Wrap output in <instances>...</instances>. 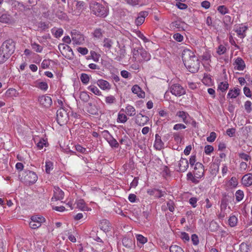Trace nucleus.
<instances>
[{"label": "nucleus", "mask_w": 252, "mask_h": 252, "mask_svg": "<svg viewBox=\"0 0 252 252\" xmlns=\"http://www.w3.org/2000/svg\"><path fill=\"white\" fill-rule=\"evenodd\" d=\"M182 60L184 65L191 73L198 71L199 68V61L194 53L189 49H185L182 53Z\"/></svg>", "instance_id": "1"}, {"label": "nucleus", "mask_w": 252, "mask_h": 252, "mask_svg": "<svg viewBox=\"0 0 252 252\" xmlns=\"http://www.w3.org/2000/svg\"><path fill=\"white\" fill-rule=\"evenodd\" d=\"M90 6L92 12L97 17L104 18L108 14V8L101 3L93 1Z\"/></svg>", "instance_id": "2"}, {"label": "nucleus", "mask_w": 252, "mask_h": 252, "mask_svg": "<svg viewBox=\"0 0 252 252\" xmlns=\"http://www.w3.org/2000/svg\"><path fill=\"white\" fill-rule=\"evenodd\" d=\"M21 180L27 185H31L35 183L37 180V176L35 172L30 170H25L19 174Z\"/></svg>", "instance_id": "3"}, {"label": "nucleus", "mask_w": 252, "mask_h": 252, "mask_svg": "<svg viewBox=\"0 0 252 252\" xmlns=\"http://www.w3.org/2000/svg\"><path fill=\"white\" fill-rule=\"evenodd\" d=\"M29 223L30 227L32 229H36L41 226V224L45 221V219L38 215H34L31 217Z\"/></svg>", "instance_id": "4"}, {"label": "nucleus", "mask_w": 252, "mask_h": 252, "mask_svg": "<svg viewBox=\"0 0 252 252\" xmlns=\"http://www.w3.org/2000/svg\"><path fill=\"white\" fill-rule=\"evenodd\" d=\"M68 120V116L66 111L63 108H60L57 111V121L61 125H63Z\"/></svg>", "instance_id": "5"}, {"label": "nucleus", "mask_w": 252, "mask_h": 252, "mask_svg": "<svg viewBox=\"0 0 252 252\" xmlns=\"http://www.w3.org/2000/svg\"><path fill=\"white\" fill-rule=\"evenodd\" d=\"M0 49L11 56L15 50V43L11 39L7 40L2 43Z\"/></svg>", "instance_id": "6"}, {"label": "nucleus", "mask_w": 252, "mask_h": 252, "mask_svg": "<svg viewBox=\"0 0 252 252\" xmlns=\"http://www.w3.org/2000/svg\"><path fill=\"white\" fill-rule=\"evenodd\" d=\"M170 92L176 96H180L186 93L184 88L179 84H174L170 87Z\"/></svg>", "instance_id": "7"}, {"label": "nucleus", "mask_w": 252, "mask_h": 252, "mask_svg": "<svg viewBox=\"0 0 252 252\" xmlns=\"http://www.w3.org/2000/svg\"><path fill=\"white\" fill-rule=\"evenodd\" d=\"M71 38L74 44L81 45L84 42V37L76 30H73L71 32Z\"/></svg>", "instance_id": "8"}, {"label": "nucleus", "mask_w": 252, "mask_h": 252, "mask_svg": "<svg viewBox=\"0 0 252 252\" xmlns=\"http://www.w3.org/2000/svg\"><path fill=\"white\" fill-rule=\"evenodd\" d=\"M38 101L42 107L46 108H49L52 104V100L51 97L46 94L39 96L38 98Z\"/></svg>", "instance_id": "9"}, {"label": "nucleus", "mask_w": 252, "mask_h": 252, "mask_svg": "<svg viewBox=\"0 0 252 252\" xmlns=\"http://www.w3.org/2000/svg\"><path fill=\"white\" fill-rule=\"evenodd\" d=\"M58 48L63 55L66 54L68 56L73 55V52L71 47L68 45L61 43L59 45Z\"/></svg>", "instance_id": "10"}, {"label": "nucleus", "mask_w": 252, "mask_h": 252, "mask_svg": "<svg viewBox=\"0 0 252 252\" xmlns=\"http://www.w3.org/2000/svg\"><path fill=\"white\" fill-rule=\"evenodd\" d=\"M149 120V119L147 116L143 115L141 113L137 115L135 118V123L139 126H144L147 123Z\"/></svg>", "instance_id": "11"}, {"label": "nucleus", "mask_w": 252, "mask_h": 252, "mask_svg": "<svg viewBox=\"0 0 252 252\" xmlns=\"http://www.w3.org/2000/svg\"><path fill=\"white\" fill-rule=\"evenodd\" d=\"M148 13L146 11H141L139 12L137 17L135 20V23L136 25L137 26L141 25L145 21V19L148 16Z\"/></svg>", "instance_id": "12"}, {"label": "nucleus", "mask_w": 252, "mask_h": 252, "mask_svg": "<svg viewBox=\"0 0 252 252\" xmlns=\"http://www.w3.org/2000/svg\"><path fill=\"white\" fill-rule=\"evenodd\" d=\"M140 58L138 59L139 63H142L143 62H147L151 59V55L146 51L142 48H140Z\"/></svg>", "instance_id": "13"}, {"label": "nucleus", "mask_w": 252, "mask_h": 252, "mask_svg": "<svg viewBox=\"0 0 252 252\" xmlns=\"http://www.w3.org/2000/svg\"><path fill=\"white\" fill-rule=\"evenodd\" d=\"M179 171L180 172H184L187 170L189 167V162L186 158H181L179 164Z\"/></svg>", "instance_id": "14"}, {"label": "nucleus", "mask_w": 252, "mask_h": 252, "mask_svg": "<svg viewBox=\"0 0 252 252\" xmlns=\"http://www.w3.org/2000/svg\"><path fill=\"white\" fill-rule=\"evenodd\" d=\"M235 68L239 71L243 70L245 67L246 65L243 59L240 57H238L235 61Z\"/></svg>", "instance_id": "15"}, {"label": "nucleus", "mask_w": 252, "mask_h": 252, "mask_svg": "<svg viewBox=\"0 0 252 252\" xmlns=\"http://www.w3.org/2000/svg\"><path fill=\"white\" fill-rule=\"evenodd\" d=\"M243 184L246 187H249L252 185V174L249 173L244 175L242 179Z\"/></svg>", "instance_id": "16"}, {"label": "nucleus", "mask_w": 252, "mask_h": 252, "mask_svg": "<svg viewBox=\"0 0 252 252\" xmlns=\"http://www.w3.org/2000/svg\"><path fill=\"white\" fill-rule=\"evenodd\" d=\"M63 191L58 187L55 188L54 190V197L52 199L54 198L56 200H61L63 199Z\"/></svg>", "instance_id": "17"}, {"label": "nucleus", "mask_w": 252, "mask_h": 252, "mask_svg": "<svg viewBox=\"0 0 252 252\" xmlns=\"http://www.w3.org/2000/svg\"><path fill=\"white\" fill-rule=\"evenodd\" d=\"M97 84L99 88L103 90H109L111 88V85L109 83L103 79H99L97 81Z\"/></svg>", "instance_id": "18"}, {"label": "nucleus", "mask_w": 252, "mask_h": 252, "mask_svg": "<svg viewBox=\"0 0 252 252\" xmlns=\"http://www.w3.org/2000/svg\"><path fill=\"white\" fill-rule=\"evenodd\" d=\"M155 137L154 147L157 150H160L163 148L164 143L162 141L160 136L158 134H156Z\"/></svg>", "instance_id": "19"}, {"label": "nucleus", "mask_w": 252, "mask_h": 252, "mask_svg": "<svg viewBox=\"0 0 252 252\" xmlns=\"http://www.w3.org/2000/svg\"><path fill=\"white\" fill-rule=\"evenodd\" d=\"M99 226L100 228L104 232H107L110 230V223L106 220H101L99 223Z\"/></svg>", "instance_id": "20"}, {"label": "nucleus", "mask_w": 252, "mask_h": 252, "mask_svg": "<svg viewBox=\"0 0 252 252\" xmlns=\"http://www.w3.org/2000/svg\"><path fill=\"white\" fill-rule=\"evenodd\" d=\"M123 245L127 248L132 249L134 247V241L129 238L125 237L122 240Z\"/></svg>", "instance_id": "21"}, {"label": "nucleus", "mask_w": 252, "mask_h": 252, "mask_svg": "<svg viewBox=\"0 0 252 252\" xmlns=\"http://www.w3.org/2000/svg\"><path fill=\"white\" fill-rule=\"evenodd\" d=\"M240 90L238 88H235L233 90H230L227 94V97L235 98L240 94Z\"/></svg>", "instance_id": "22"}, {"label": "nucleus", "mask_w": 252, "mask_h": 252, "mask_svg": "<svg viewBox=\"0 0 252 252\" xmlns=\"http://www.w3.org/2000/svg\"><path fill=\"white\" fill-rule=\"evenodd\" d=\"M131 90L134 94H137L139 97L143 98L145 96V93L142 91L141 88L137 85H134Z\"/></svg>", "instance_id": "23"}, {"label": "nucleus", "mask_w": 252, "mask_h": 252, "mask_svg": "<svg viewBox=\"0 0 252 252\" xmlns=\"http://www.w3.org/2000/svg\"><path fill=\"white\" fill-rule=\"evenodd\" d=\"M176 116L182 118V121L184 123L187 124L189 123L188 120V117H189V115L188 113L183 111H179L177 112Z\"/></svg>", "instance_id": "24"}, {"label": "nucleus", "mask_w": 252, "mask_h": 252, "mask_svg": "<svg viewBox=\"0 0 252 252\" xmlns=\"http://www.w3.org/2000/svg\"><path fill=\"white\" fill-rule=\"evenodd\" d=\"M113 44V42L110 38H105L103 41V46L106 49V50H107V51L110 50L112 47Z\"/></svg>", "instance_id": "25"}, {"label": "nucleus", "mask_w": 252, "mask_h": 252, "mask_svg": "<svg viewBox=\"0 0 252 252\" xmlns=\"http://www.w3.org/2000/svg\"><path fill=\"white\" fill-rule=\"evenodd\" d=\"M228 202L229 200L226 196H223L221 199L220 211H225L228 204Z\"/></svg>", "instance_id": "26"}, {"label": "nucleus", "mask_w": 252, "mask_h": 252, "mask_svg": "<svg viewBox=\"0 0 252 252\" xmlns=\"http://www.w3.org/2000/svg\"><path fill=\"white\" fill-rule=\"evenodd\" d=\"M104 33V31L101 28H96L94 32L93 33L94 37L100 39L102 37L103 34Z\"/></svg>", "instance_id": "27"}, {"label": "nucleus", "mask_w": 252, "mask_h": 252, "mask_svg": "<svg viewBox=\"0 0 252 252\" xmlns=\"http://www.w3.org/2000/svg\"><path fill=\"white\" fill-rule=\"evenodd\" d=\"M10 56L8 53L0 49V63H4Z\"/></svg>", "instance_id": "28"}, {"label": "nucleus", "mask_w": 252, "mask_h": 252, "mask_svg": "<svg viewBox=\"0 0 252 252\" xmlns=\"http://www.w3.org/2000/svg\"><path fill=\"white\" fill-rule=\"evenodd\" d=\"M247 29L248 28L247 26L240 27L236 31V32H237V35L241 38H244L246 36L245 32Z\"/></svg>", "instance_id": "29"}, {"label": "nucleus", "mask_w": 252, "mask_h": 252, "mask_svg": "<svg viewBox=\"0 0 252 252\" xmlns=\"http://www.w3.org/2000/svg\"><path fill=\"white\" fill-rule=\"evenodd\" d=\"M52 33L54 35L56 38L60 37L63 32V31L62 28H54L51 30Z\"/></svg>", "instance_id": "30"}, {"label": "nucleus", "mask_w": 252, "mask_h": 252, "mask_svg": "<svg viewBox=\"0 0 252 252\" xmlns=\"http://www.w3.org/2000/svg\"><path fill=\"white\" fill-rule=\"evenodd\" d=\"M126 113L128 116H134L136 114L135 109L131 105H127L126 107Z\"/></svg>", "instance_id": "31"}, {"label": "nucleus", "mask_w": 252, "mask_h": 252, "mask_svg": "<svg viewBox=\"0 0 252 252\" xmlns=\"http://www.w3.org/2000/svg\"><path fill=\"white\" fill-rule=\"evenodd\" d=\"M90 79V76L86 73H83L80 75V80L84 85H87L89 82Z\"/></svg>", "instance_id": "32"}, {"label": "nucleus", "mask_w": 252, "mask_h": 252, "mask_svg": "<svg viewBox=\"0 0 252 252\" xmlns=\"http://www.w3.org/2000/svg\"><path fill=\"white\" fill-rule=\"evenodd\" d=\"M107 141L108 142L111 147L115 148H118L119 143L117 140L113 137L112 136L109 139H108Z\"/></svg>", "instance_id": "33"}, {"label": "nucleus", "mask_w": 252, "mask_h": 252, "mask_svg": "<svg viewBox=\"0 0 252 252\" xmlns=\"http://www.w3.org/2000/svg\"><path fill=\"white\" fill-rule=\"evenodd\" d=\"M88 89L96 95H101V92L98 90V89L96 86L94 85H90L88 87Z\"/></svg>", "instance_id": "34"}, {"label": "nucleus", "mask_w": 252, "mask_h": 252, "mask_svg": "<svg viewBox=\"0 0 252 252\" xmlns=\"http://www.w3.org/2000/svg\"><path fill=\"white\" fill-rule=\"evenodd\" d=\"M80 98L84 102H87L90 99V96L86 92H82L80 94Z\"/></svg>", "instance_id": "35"}, {"label": "nucleus", "mask_w": 252, "mask_h": 252, "mask_svg": "<svg viewBox=\"0 0 252 252\" xmlns=\"http://www.w3.org/2000/svg\"><path fill=\"white\" fill-rule=\"evenodd\" d=\"M105 101L108 104H113L116 102V98L114 96L110 95L105 97Z\"/></svg>", "instance_id": "36"}, {"label": "nucleus", "mask_w": 252, "mask_h": 252, "mask_svg": "<svg viewBox=\"0 0 252 252\" xmlns=\"http://www.w3.org/2000/svg\"><path fill=\"white\" fill-rule=\"evenodd\" d=\"M173 137L174 139V140L177 142V143H181V141L183 138V135L181 132H175L173 134Z\"/></svg>", "instance_id": "37"}, {"label": "nucleus", "mask_w": 252, "mask_h": 252, "mask_svg": "<svg viewBox=\"0 0 252 252\" xmlns=\"http://www.w3.org/2000/svg\"><path fill=\"white\" fill-rule=\"evenodd\" d=\"M229 87V84L227 82H221L220 83L218 86V89L221 91L222 92H225L226 90L228 89Z\"/></svg>", "instance_id": "38"}, {"label": "nucleus", "mask_w": 252, "mask_h": 252, "mask_svg": "<svg viewBox=\"0 0 252 252\" xmlns=\"http://www.w3.org/2000/svg\"><path fill=\"white\" fill-rule=\"evenodd\" d=\"M31 46H32V49L35 52H38V53H40L42 52V50H43V47L40 46V45H39L38 44L35 43V42H33V43H31Z\"/></svg>", "instance_id": "39"}, {"label": "nucleus", "mask_w": 252, "mask_h": 252, "mask_svg": "<svg viewBox=\"0 0 252 252\" xmlns=\"http://www.w3.org/2000/svg\"><path fill=\"white\" fill-rule=\"evenodd\" d=\"M17 91L15 89L10 88L7 90L5 93L6 96L8 97L16 96L17 95Z\"/></svg>", "instance_id": "40"}, {"label": "nucleus", "mask_w": 252, "mask_h": 252, "mask_svg": "<svg viewBox=\"0 0 252 252\" xmlns=\"http://www.w3.org/2000/svg\"><path fill=\"white\" fill-rule=\"evenodd\" d=\"M244 192L241 190H238L235 193L236 200L238 202L241 201L244 198Z\"/></svg>", "instance_id": "41"}, {"label": "nucleus", "mask_w": 252, "mask_h": 252, "mask_svg": "<svg viewBox=\"0 0 252 252\" xmlns=\"http://www.w3.org/2000/svg\"><path fill=\"white\" fill-rule=\"evenodd\" d=\"M170 252H184L183 249L177 245H171L170 247Z\"/></svg>", "instance_id": "42"}, {"label": "nucleus", "mask_w": 252, "mask_h": 252, "mask_svg": "<svg viewBox=\"0 0 252 252\" xmlns=\"http://www.w3.org/2000/svg\"><path fill=\"white\" fill-rule=\"evenodd\" d=\"M237 223V218L235 216L230 217L228 220V223L231 227L236 225Z\"/></svg>", "instance_id": "43"}, {"label": "nucleus", "mask_w": 252, "mask_h": 252, "mask_svg": "<svg viewBox=\"0 0 252 252\" xmlns=\"http://www.w3.org/2000/svg\"><path fill=\"white\" fill-rule=\"evenodd\" d=\"M140 51V48L138 49H133L132 50L133 57L132 59L134 60L135 61L138 62V59H140V53L139 52Z\"/></svg>", "instance_id": "44"}, {"label": "nucleus", "mask_w": 252, "mask_h": 252, "mask_svg": "<svg viewBox=\"0 0 252 252\" xmlns=\"http://www.w3.org/2000/svg\"><path fill=\"white\" fill-rule=\"evenodd\" d=\"M85 3L82 1H77L76 2V9L78 11V12L82 11L84 8Z\"/></svg>", "instance_id": "45"}, {"label": "nucleus", "mask_w": 252, "mask_h": 252, "mask_svg": "<svg viewBox=\"0 0 252 252\" xmlns=\"http://www.w3.org/2000/svg\"><path fill=\"white\" fill-rule=\"evenodd\" d=\"M77 208H79L81 210H85L86 208L85 203L83 200L80 199L76 202Z\"/></svg>", "instance_id": "46"}, {"label": "nucleus", "mask_w": 252, "mask_h": 252, "mask_svg": "<svg viewBox=\"0 0 252 252\" xmlns=\"http://www.w3.org/2000/svg\"><path fill=\"white\" fill-rule=\"evenodd\" d=\"M46 172L47 173H50V171L53 168V164L50 161H47L45 162Z\"/></svg>", "instance_id": "47"}, {"label": "nucleus", "mask_w": 252, "mask_h": 252, "mask_svg": "<svg viewBox=\"0 0 252 252\" xmlns=\"http://www.w3.org/2000/svg\"><path fill=\"white\" fill-rule=\"evenodd\" d=\"M218 11L222 15L228 13V9L224 5H220L218 7Z\"/></svg>", "instance_id": "48"}, {"label": "nucleus", "mask_w": 252, "mask_h": 252, "mask_svg": "<svg viewBox=\"0 0 252 252\" xmlns=\"http://www.w3.org/2000/svg\"><path fill=\"white\" fill-rule=\"evenodd\" d=\"M10 21L9 15L7 14H2L0 17V22L3 23H7Z\"/></svg>", "instance_id": "49"}, {"label": "nucleus", "mask_w": 252, "mask_h": 252, "mask_svg": "<svg viewBox=\"0 0 252 252\" xmlns=\"http://www.w3.org/2000/svg\"><path fill=\"white\" fill-rule=\"evenodd\" d=\"M136 239L137 242H139L142 244L146 243L147 241V238L140 234L136 235Z\"/></svg>", "instance_id": "50"}, {"label": "nucleus", "mask_w": 252, "mask_h": 252, "mask_svg": "<svg viewBox=\"0 0 252 252\" xmlns=\"http://www.w3.org/2000/svg\"><path fill=\"white\" fill-rule=\"evenodd\" d=\"M118 120L121 123H124L127 120V118L125 114L119 113L118 116Z\"/></svg>", "instance_id": "51"}, {"label": "nucleus", "mask_w": 252, "mask_h": 252, "mask_svg": "<svg viewBox=\"0 0 252 252\" xmlns=\"http://www.w3.org/2000/svg\"><path fill=\"white\" fill-rule=\"evenodd\" d=\"M251 106H252V102L248 100L245 102V105H244L245 109L246 112L248 113H250L252 111Z\"/></svg>", "instance_id": "52"}, {"label": "nucleus", "mask_w": 252, "mask_h": 252, "mask_svg": "<svg viewBox=\"0 0 252 252\" xmlns=\"http://www.w3.org/2000/svg\"><path fill=\"white\" fill-rule=\"evenodd\" d=\"M48 87L47 83L45 82H41L38 84V88L42 90L46 91L48 89Z\"/></svg>", "instance_id": "53"}, {"label": "nucleus", "mask_w": 252, "mask_h": 252, "mask_svg": "<svg viewBox=\"0 0 252 252\" xmlns=\"http://www.w3.org/2000/svg\"><path fill=\"white\" fill-rule=\"evenodd\" d=\"M214 151V148L211 145H207L205 147L204 151L206 155H209Z\"/></svg>", "instance_id": "54"}, {"label": "nucleus", "mask_w": 252, "mask_h": 252, "mask_svg": "<svg viewBox=\"0 0 252 252\" xmlns=\"http://www.w3.org/2000/svg\"><path fill=\"white\" fill-rule=\"evenodd\" d=\"M216 138V133L215 132L210 133V136L207 138V141L209 142H213Z\"/></svg>", "instance_id": "55"}, {"label": "nucleus", "mask_w": 252, "mask_h": 252, "mask_svg": "<svg viewBox=\"0 0 252 252\" xmlns=\"http://www.w3.org/2000/svg\"><path fill=\"white\" fill-rule=\"evenodd\" d=\"M187 178L188 180H191L193 183L197 184L198 183V181L193 176L191 172H189L187 174Z\"/></svg>", "instance_id": "56"}, {"label": "nucleus", "mask_w": 252, "mask_h": 252, "mask_svg": "<svg viewBox=\"0 0 252 252\" xmlns=\"http://www.w3.org/2000/svg\"><path fill=\"white\" fill-rule=\"evenodd\" d=\"M78 52L80 53L82 55H87L88 53V50L86 47H78L77 49Z\"/></svg>", "instance_id": "57"}, {"label": "nucleus", "mask_w": 252, "mask_h": 252, "mask_svg": "<svg viewBox=\"0 0 252 252\" xmlns=\"http://www.w3.org/2000/svg\"><path fill=\"white\" fill-rule=\"evenodd\" d=\"M226 50V48L223 45H220L219 46L218 50H217V53L219 55H222L224 53H225Z\"/></svg>", "instance_id": "58"}, {"label": "nucleus", "mask_w": 252, "mask_h": 252, "mask_svg": "<svg viewBox=\"0 0 252 252\" xmlns=\"http://www.w3.org/2000/svg\"><path fill=\"white\" fill-rule=\"evenodd\" d=\"M191 241L194 245H197L199 243V239L197 235L195 234H193L191 237Z\"/></svg>", "instance_id": "59"}, {"label": "nucleus", "mask_w": 252, "mask_h": 252, "mask_svg": "<svg viewBox=\"0 0 252 252\" xmlns=\"http://www.w3.org/2000/svg\"><path fill=\"white\" fill-rule=\"evenodd\" d=\"M186 126L182 124H177L174 126L173 129L175 130H179L180 129H185Z\"/></svg>", "instance_id": "60"}, {"label": "nucleus", "mask_w": 252, "mask_h": 252, "mask_svg": "<svg viewBox=\"0 0 252 252\" xmlns=\"http://www.w3.org/2000/svg\"><path fill=\"white\" fill-rule=\"evenodd\" d=\"M174 39L178 42H181L183 40V36L179 33H176L173 35Z\"/></svg>", "instance_id": "61"}, {"label": "nucleus", "mask_w": 252, "mask_h": 252, "mask_svg": "<svg viewBox=\"0 0 252 252\" xmlns=\"http://www.w3.org/2000/svg\"><path fill=\"white\" fill-rule=\"evenodd\" d=\"M38 28L44 31L49 28V24L45 22H40L38 24Z\"/></svg>", "instance_id": "62"}, {"label": "nucleus", "mask_w": 252, "mask_h": 252, "mask_svg": "<svg viewBox=\"0 0 252 252\" xmlns=\"http://www.w3.org/2000/svg\"><path fill=\"white\" fill-rule=\"evenodd\" d=\"M167 206L170 212H173L174 211V203L173 201L169 200L168 201Z\"/></svg>", "instance_id": "63"}, {"label": "nucleus", "mask_w": 252, "mask_h": 252, "mask_svg": "<svg viewBox=\"0 0 252 252\" xmlns=\"http://www.w3.org/2000/svg\"><path fill=\"white\" fill-rule=\"evenodd\" d=\"M180 237H181V238L183 240H184L185 242L189 241V235L185 232H182L181 234Z\"/></svg>", "instance_id": "64"}]
</instances>
